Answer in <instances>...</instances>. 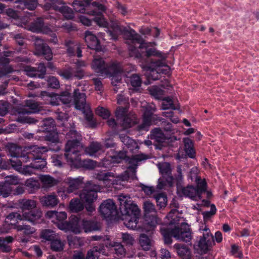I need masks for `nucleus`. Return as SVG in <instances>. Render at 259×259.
<instances>
[{"mask_svg": "<svg viewBox=\"0 0 259 259\" xmlns=\"http://www.w3.org/2000/svg\"><path fill=\"white\" fill-rule=\"evenodd\" d=\"M39 180L44 188L52 187L58 183V181L49 175H42L39 177Z\"/></svg>", "mask_w": 259, "mask_h": 259, "instance_id": "nucleus-36", "label": "nucleus"}, {"mask_svg": "<svg viewBox=\"0 0 259 259\" xmlns=\"http://www.w3.org/2000/svg\"><path fill=\"white\" fill-rule=\"evenodd\" d=\"M199 233L202 234L198 244L195 246L201 253L206 252L213 243V237L209 228L205 224L200 226Z\"/></svg>", "mask_w": 259, "mask_h": 259, "instance_id": "nucleus-10", "label": "nucleus"}, {"mask_svg": "<svg viewBox=\"0 0 259 259\" xmlns=\"http://www.w3.org/2000/svg\"><path fill=\"white\" fill-rule=\"evenodd\" d=\"M122 239L123 243L132 245L135 243V239L132 235L128 233H122Z\"/></svg>", "mask_w": 259, "mask_h": 259, "instance_id": "nucleus-55", "label": "nucleus"}, {"mask_svg": "<svg viewBox=\"0 0 259 259\" xmlns=\"http://www.w3.org/2000/svg\"><path fill=\"white\" fill-rule=\"evenodd\" d=\"M178 215V211L176 209L172 210L166 217L168 221L167 225H163L161 227V233L166 243L171 242V236L177 240L186 242L191 239V232L189 225L183 222L180 223L182 220Z\"/></svg>", "mask_w": 259, "mask_h": 259, "instance_id": "nucleus-4", "label": "nucleus"}, {"mask_svg": "<svg viewBox=\"0 0 259 259\" xmlns=\"http://www.w3.org/2000/svg\"><path fill=\"white\" fill-rule=\"evenodd\" d=\"M64 242L60 239H53L51 243V248L53 251H60L63 249Z\"/></svg>", "mask_w": 259, "mask_h": 259, "instance_id": "nucleus-44", "label": "nucleus"}, {"mask_svg": "<svg viewBox=\"0 0 259 259\" xmlns=\"http://www.w3.org/2000/svg\"><path fill=\"white\" fill-rule=\"evenodd\" d=\"M71 101V96L68 92H63L60 95V102H62L63 104L70 103Z\"/></svg>", "mask_w": 259, "mask_h": 259, "instance_id": "nucleus-60", "label": "nucleus"}, {"mask_svg": "<svg viewBox=\"0 0 259 259\" xmlns=\"http://www.w3.org/2000/svg\"><path fill=\"white\" fill-rule=\"evenodd\" d=\"M143 209L146 214L155 212V208L154 204L149 201L144 202L143 204Z\"/></svg>", "mask_w": 259, "mask_h": 259, "instance_id": "nucleus-52", "label": "nucleus"}, {"mask_svg": "<svg viewBox=\"0 0 259 259\" xmlns=\"http://www.w3.org/2000/svg\"><path fill=\"white\" fill-rule=\"evenodd\" d=\"M66 138L68 141L65 147V157L71 166L91 169L97 166V163L93 160H81L79 156L82 146L80 142L81 140L80 134L71 128L66 134Z\"/></svg>", "mask_w": 259, "mask_h": 259, "instance_id": "nucleus-3", "label": "nucleus"}, {"mask_svg": "<svg viewBox=\"0 0 259 259\" xmlns=\"http://www.w3.org/2000/svg\"><path fill=\"white\" fill-rule=\"evenodd\" d=\"M82 221L83 222L84 224L82 225V230H84L86 233L97 231L100 228L98 224L96 223L85 220H82Z\"/></svg>", "mask_w": 259, "mask_h": 259, "instance_id": "nucleus-39", "label": "nucleus"}, {"mask_svg": "<svg viewBox=\"0 0 259 259\" xmlns=\"http://www.w3.org/2000/svg\"><path fill=\"white\" fill-rule=\"evenodd\" d=\"M185 150L187 155L190 158H193L195 156V151L194 149L192 141L188 138L184 139Z\"/></svg>", "mask_w": 259, "mask_h": 259, "instance_id": "nucleus-38", "label": "nucleus"}, {"mask_svg": "<svg viewBox=\"0 0 259 259\" xmlns=\"http://www.w3.org/2000/svg\"><path fill=\"white\" fill-rule=\"evenodd\" d=\"M12 192V188L8 184L0 183V195L4 197H7Z\"/></svg>", "mask_w": 259, "mask_h": 259, "instance_id": "nucleus-46", "label": "nucleus"}, {"mask_svg": "<svg viewBox=\"0 0 259 259\" xmlns=\"http://www.w3.org/2000/svg\"><path fill=\"white\" fill-rule=\"evenodd\" d=\"M48 81L49 85L52 88L56 89L59 87V82L55 77H50Z\"/></svg>", "mask_w": 259, "mask_h": 259, "instance_id": "nucleus-63", "label": "nucleus"}, {"mask_svg": "<svg viewBox=\"0 0 259 259\" xmlns=\"http://www.w3.org/2000/svg\"><path fill=\"white\" fill-rule=\"evenodd\" d=\"M125 34L129 37L127 44L130 55L139 60L142 64V68L150 71L148 79L156 80L158 78V67L165 66L164 60L166 55L155 48H150L156 46L155 42H145L141 36L133 29L124 30Z\"/></svg>", "mask_w": 259, "mask_h": 259, "instance_id": "nucleus-1", "label": "nucleus"}, {"mask_svg": "<svg viewBox=\"0 0 259 259\" xmlns=\"http://www.w3.org/2000/svg\"><path fill=\"white\" fill-rule=\"evenodd\" d=\"M46 164V160L41 157L34 159L32 162V166H33L35 169H41L44 168Z\"/></svg>", "mask_w": 259, "mask_h": 259, "instance_id": "nucleus-49", "label": "nucleus"}, {"mask_svg": "<svg viewBox=\"0 0 259 259\" xmlns=\"http://www.w3.org/2000/svg\"><path fill=\"white\" fill-rule=\"evenodd\" d=\"M26 74L30 77H34L38 76L39 77H40V75L37 74V70L33 67H31L30 66H27L25 68L24 70Z\"/></svg>", "mask_w": 259, "mask_h": 259, "instance_id": "nucleus-61", "label": "nucleus"}, {"mask_svg": "<svg viewBox=\"0 0 259 259\" xmlns=\"http://www.w3.org/2000/svg\"><path fill=\"white\" fill-rule=\"evenodd\" d=\"M40 237L46 241H52L56 237V234L53 230L45 229L41 231Z\"/></svg>", "mask_w": 259, "mask_h": 259, "instance_id": "nucleus-43", "label": "nucleus"}, {"mask_svg": "<svg viewBox=\"0 0 259 259\" xmlns=\"http://www.w3.org/2000/svg\"><path fill=\"white\" fill-rule=\"evenodd\" d=\"M35 47V54L38 56L43 55L45 58L50 60L52 58V53L50 48L44 43V40L39 38H36L34 41Z\"/></svg>", "mask_w": 259, "mask_h": 259, "instance_id": "nucleus-18", "label": "nucleus"}, {"mask_svg": "<svg viewBox=\"0 0 259 259\" xmlns=\"http://www.w3.org/2000/svg\"><path fill=\"white\" fill-rule=\"evenodd\" d=\"M85 95L84 93H80L78 90L74 91V103L77 109L80 110L84 114L86 119L91 121L93 118V113L90 106L85 103Z\"/></svg>", "mask_w": 259, "mask_h": 259, "instance_id": "nucleus-12", "label": "nucleus"}, {"mask_svg": "<svg viewBox=\"0 0 259 259\" xmlns=\"http://www.w3.org/2000/svg\"><path fill=\"white\" fill-rule=\"evenodd\" d=\"M157 204L160 208L165 207L167 204V197L163 193H160L155 196Z\"/></svg>", "mask_w": 259, "mask_h": 259, "instance_id": "nucleus-47", "label": "nucleus"}, {"mask_svg": "<svg viewBox=\"0 0 259 259\" xmlns=\"http://www.w3.org/2000/svg\"><path fill=\"white\" fill-rule=\"evenodd\" d=\"M84 39L89 48L97 51L101 49L98 39L91 32L89 31L85 32Z\"/></svg>", "mask_w": 259, "mask_h": 259, "instance_id": "nucleus-25", "label": "nucleus"}, {"mask_svg": "<svg viewBox=\"0 0 259 259\" xmlns=\"http://www.w3.org/2000/svg\"><path fill=\"white\" fill-rule=\"evenodd\" d=\"M122 220L124 225L128 229L135 230L140 217V210L127 195L121 194L118 196Z\"/></svg>", "mask_w": 259, "mask_h": 259, "instance_id": "nucleus-5", "label": "nucleus"}, {"mask_svg": "<svg viewBox=\"0 0 259 259\" xmlns=\"http://www.w3.org/2000/svg\"><path fill=\"white\" fill-rule=\"evenodd\" d=\"M83 224V222L78 217L75 215H71L68 222H66L65 224L59 225V229L65 232L70 231L78 234L82 231V225Z\"/></svg>", "mask_w": 259, "mask_h": 259, "instance_id": "nucleus-14", "label": "nucleus"}, {"mask_svg": "<svg viewBox=\"0 0 259 259\" xmlns=\"http://www.w3.org/2000/svg\"><path fill=\"white\" fill-rule=\"evenodd\" d=\"M54 9L58 11L66 19H71L73 17V13L72 10L68 6L65 5L61 0L56 2L53 5Z\"/></svg>", "mask_w": 259, "mask_h": 259, "instance_id": "nucleus-26", "label": "nucleus"}, {"mask_svg": "<svg viewBox=\"0 0 259 259\" xmlns=\"http://www.w3.org/2000/svg\"><path fill=\"white\" fill-rule=\"evenodd\" d=\"M122 32V29L118 26L116 25L113 28V30H109L108 33L111 36L112 39H116L117 35Z\"/></svg>", "mask_w": 259, "mask_h": 259, "instance_id": "nucleus-58", "label": "nucleus"}, {"mask_svg": "<svg viewBox=\"0 0 259 259\" xmlns=\"http://www.w3.org/2000/svg\"><path fill=\"white\" fill-rule=\"evenodd\" d=\"M162 109L163 110L168 109H176V107L175 106L174 101L172 99L167 97L162 100Z\"/></svg>", "mask_w": 259, "mask_h": 259, "instance_id": "nucleus-50", "label": "nucleus"}, {"mask_svg": "<svg viewBox=\"0 0 259 259\" xmlns=\"http://www.w3.org/2000/svg\"><path fill=\"white\" fill-rule=\"evenodd\" d=\"M46 217L51 220L59 228L60 224H65L67 221L64 222L67 218V213L64 211L58 212L56 211L50 210L47 212Z\"/></svg>", "mask_w": 259, "mask_h": 259, "instance_id": "nucleus-20", "label": "nucleus"}, {"mask_svg": "<svg viewBox=\"0 0 259 259\" xmlns=\"http://www.w3.org/2000/svg\"><path fill=\"white\" fill-rule=\"evenodd\" d=\"M121 141L127 146L128 148H130V150L133 151L134 149H138V146L136 142L126 136H120Z\"/></svg>", "mask_w": 259, "mask_h": 259, "instance_id": "nucleus-41", "label": "nucleus"}, {"mask_svg": "<svg viewBox=\"0 0 259 259\" xmlns=\"http://www.w3.org/2000/svg\"><path fill=\"white\" fill-rule=\"evenodd\" d=\"M177 249L178 254L184 259H190L191 257L190 250L184 245L180 246L179 244L175 245Z\"/></svg>", "mask_w": 259, "mask_h": 259, "instance_id": "nucleus-42", "label": "nucleus"}, {"mask_svg": "<svg viewBox=\"0 0 259 259\" xmlns=\"http://www.w3.org/2000/svg\"><path fill=\"white\" fill-rule=\"evenodd\" d=\"M5 183L10 186L11 185L18 184L19 183V180L17 177L12 176L8 177Z\"/></svg>", "mask_w": 259, "mask_h": 259, "instance_id": "nucleus-64", "label": "nucleus"}, {"mask_svg": "<svg viewBox=\"0 0 259 259\" xmlns=\"http://www.w3.org/2000/svg\"><path fill=\"white\" fill-rule=\"evenodd\" d=\"M93 238L95 240L103 239L105 241L106 246L107 247H114L115 253L118 255H124L125 253V249L121 243L116 242L111 243L108 236L103 237L100 236H94Z\"/></svg>", "mask_w": 259, "mask_h": 259, "instance_id": "nucleus-22", "label": "nucleus"}, {"mask_svg": "<svg viewBox=\"0 0 259 259\" xmlns=\"http://www.w3.org/2000/svg\"><path fill=\"white\" fill-rule=\"evenodd\" d=\"M15 229L18 231H23L26 235H31L35 232V229L28 225H16Z\"/></svg>", "mask_w": 259, "mask_h": 259, "instance_id": "nucleus-45", "label": "nucleus"}, {"mask_svg": "<svg viewBox=\"0 0 259 259\" xmlns=\"http://www.w3.org/2000/svg\"><path fill=\"white\" fill-rule=\"evenodd\" d=\"M25 185L31 189H37L40 187V184L38 180L34 178H30L25 182Z\"/></svg>", "mask_w": 259, "mask_h": 259, "instance_id": "nucleus-51", "label": "nucleus"}, {"mask_svg": "<svg viewBox=\"0 0 259 259\" xmlns=\"http://www.w3.org/2000/svg\"><path fill=\"white\" fill-rule=\"evenodd\" d=\"M65 183L68 186V187L66 188L67 192L71 193L79 188L82 183V178L80 177L75 179L68 178L65 180Z\"/></svg>", "mask_w": 259, "mask_h": 259, "instance_id": "nucleus-31", "label": "nucleus"}, {"mask_svg": "<svg viewBox=\"0 0 259 259\" xmlns=\"http://www.w3.org/2000/svg\"><path fill=\"white\" fill-rule=\"evenodd\" d=\"M150 94L155 98L159 99L163 95V91L157 87H152L150 90Z\"/></svg>", "mask_w": 259, "mask_h": 259, "instance_id": "nucleus-54", "label": "nucleus"}, {"mask_svg": "<svg viewBox=\"0 0 259 259\" xmlns=\"http://www.w3.org/2000/svg\"><path fill=\"white\" fill-rule=\"evenodd\" d=\"M10 161L12 166L16 170L20 172L22 168V163L23 162V160H20L18 158H15L10 159Z\"/></svg>", "mask_w": 259, "mask_h": 259, "instance_id": "nucleus-53", "label": "nucleus"}, {"mask_svg": "<svg viewBox=\"0 0 259 259\" xmlns=\"http://www.w3.org/2000/svg\"><path fill=\"white\" fill-rule=\"evenodd\" d=\"M116 116L118 120L122 122V126L124 129L131 127L137 123V119L135 114H127L126 107H119L116 112Z\"/></svg>", "mask_w": 259, "mask_h": 259, "instance_id": "nucleus-13", "label": "nucleus"}, {"mask_svg": "<svg viewBox=\"0 0 259 259\" xmlns=\"http://www.w3.org/2000/svg\"><path fill=\"white\" fill-rule=\"evenodd\" d=\"M42 216V212L39 210H36L33 212H23L22 215L18 212H12L10 213L6 219V223L14 226V228L19 221H27L31 223L34 224L36 221L40 219Z\"/></svg>", "mask_w": 259, "mask_h": 259, "instance_id": "nucleus-9", "label": "nucleus"}, {"mask_svg": "<svg viewBox=\"0 0 259 259\" xmlns=\"http://www.w3.org/2000/svg\"><path fill=\"white\" fill-rule=\"evenodd\" d=\"M14 238L12 236L0 237V250L4 252H9L11 250L9 243L13 242Z\"/></svg>", "mask_w": 259, "mask_h": 259, "instance_id": "nucleus-35", "label": "nucleus"}, {"mask_svg": "<svg viewBox=\"0 0 259 259\" xmlns=\"http://www.w3.org/2000/svg\"><path fill=\"white\" fill-rule=\"evenodd\" d=\"M131 83L132 85L134 87H139L141 83L140 77L136 74L133 75L131 77Z\"/></svg>", "mask_w": 259, "mask_h": 259, "instance_id": "nucleus-62", "label": "nucleus"}, {"mask_svg": "<svg viewBox=\"0 0 259 259\" xmlns=\"http://www.w3.org/2000/svg\"><path fill=\"white\" fill-rule=\"evenodd\" d=\"M10 154L12 158H21L24 162L28 161V156L26 157L24 148H22L15 144L12 145L10 147Z\"/></svg>", "mask_w": 259, "mask_h": 259, "instance_id": "nucleus-24", "label": "nucleus"}, {"mask_svg": "<svg viewBox=\"0 0 259 259\" xmlns=\"http://www.w3.org/2000/svg\"><path fill=\"white\" fill-rule=\"evenodd\" d=\"M189 177L197 183V187L195 188L192 186L186 187L178 186L177 193L181 197H188L193 200L198 201L202 198V194L206 190V183L204 180H201L198 177L197 169L196 167L192 168Z\"/></svg>", "mask_w": 259, "mask_h": 259, "instance_id": "nucleus-7", "label": "nucleus"}, {"mask_svg": "<svg viewBox=\"0 0 259 259\" xmlns=\"http://www.w3.org/2000/svg\"><path fill=\"white\" fill-rule=\"evenodd\" d=\"M145 107L144 112L143 116V122L140 125V130H147L149 126L155 123V115L153 113L155 111V107L152 105L147 104L146 103L144 104Z\"/></svg>", "mask_w": 259, "mask_h": 259, "instance_id": "nucleus-15", "label": "nucleus"}, {"mask_svg": "<svg viewBox=\"0 0 259 259\" xmlns=\"http://www.w3.org/2000/svg\"><path fill=\"white\" fill-rule=\"evenodd\" d=\"M39 201L43 206L50 208L55 207L59 203V199L54 193L40 197Z\"/></svg>", "mask_w": 259, "mask_h": 259, "instance_id": "nucleus-28", "label": "nucleus"}, {"mask_svg": "<svg viewBox=\"0 0 259 259\" xmlns=\"http://www.w3.org/2000/svg\"><path fill=\"white\" fill-rule=\"evenodd\" d=\"M38 105L33 101H28L23 108L19 111L20 114H30L38 111Z\"/></svg>", "mask_w": 259, "mask_h": 259, "instance_id": "nucleus-33", "label": "nucleus"}, {"mask_svg": "<svg viewBox=\"0 0 259 259\" xmlns=\"http://www.w3.org/2000/svg\"><path fill=\"white\" fill-rule=\"evenodd\" d=\"M33 166H32V163L29 165L25 166L21 169L19 172L25 175H31L34 173Z\"/></svg>", "mask_w": 259, "mask_h": 259, "instance_id": "nucleus-59", "label": "nucleus"}, {"mask_svg": "<svg viewBox=\"0 0 259 259\" xmlns=\"http://www.w3.org/2000/svg\"><path fill=\"white\" fill-rule=\"evenodd\" d=\"M96 113L98 115L104 119L108 118L110 115L109 111L103 107H98L96 110Z\"/></svg>", "mask_w": 259, "mask_h": 259, "instance_id": "nucleus-57", "label": "nucleus"}, {"mask_svg": "<svg viewBox=\"0 0 259 259\" xmlns=\"http://www.w3.org/2000/svg\"><path fill=\"white\" fill-rule=\"evenodd\" d=\"M162 177L158 180L157 188L161 189L165 186L171 187L173 185L174 178L171 176V167L168 163L163 162L157 164Z\"/></svg>", "mask_w": 259, "mask_h": 259, "instance_id": "nucleus-11", "label": "nucleus"}, {"mask_svg": "<svg viewBox=\"0 0 259 259\" xmlns=\"http://www.w3.org/2000/svg\"><path fill=\"white\" fill-rule=\"evenodd\" d=\"M83 208V204L77 198L73 199L69 202L68 209L71 212L76 213L82 210Z\"/></svg>", "mask_w": 259, "mask_h": 259, "instance_id": "nucleus-34", "label": "nucleus"}, {"mask_svg": "<svg viewBox=\"0 0 259 259\" xmlns=\"http://www.w3.org/2000/svg\"><path fill=\"white\" fill-rule=\"evenodd\" d=\"M40 96L46 104L54 106L58 105L60 103V95L43 91L41 92Z\"/></svg>", "mask_w": 259, "mask_h": 259, "instance_id": "nucleus-32", "label": "nucleus"}, {"mask_svg": "<svg viewBox=\"0 0 259 259\" xmlns=\"http://www.w3.org/2000/svg\"><path fill=\"white\" fill-rule=\"evenodd\" d=\"M15 3H20L21 4H22L24 5L25 7L29 10H33L37 6L36 2L35 1H32V2H25L24 0H17Z\"/></svg>", "mask_w": 259, "mask_h": 259, "instance_id": "nucleus-56", "label": "nucleus"}, {"mask_svg": "<svg viewBox=\"0 0 259 259\" xmlns=\"http://www.w3.org/2000/svg\"><path fill=\"white\" fill-rule=\"evenodd\" d=\"M85 152L90 156L98 157L104 152V149L100 144L98 142H93L85 148Z\"/></svg>", "mask_w": 259, "mask_h": 259, "instance_id": "nucleus-30", "label": "nucleus"}, {"mask_svg": "<svg viewBox=\"0 0 259 259\" xmlns=\"http://www.w3.org/2000/svg\"><path fill=\"white\" fill-rule=\"evenodd\" d=\"M148 156L146 155L141 154L136 155L131 158H127L126 154L125 152H120L117 155L111 156L105 159L102 163V166L106 168H110L113 166L112 163H120L122 160H125L128 163V170L125 171L124 174L115 177L113 173H100L96 175V178L99 181H102L107 187H110L111 185L117 184L119 180L125 181L130 178L128 174L131 170L132 174L135 175V169L140 162L143 160L147 159Z\"/></svg>", "mask_w": 259, "mask_h": 259, "instance_id": "nucleus-2", "label": "nucleus"}, {"mask_svg": "<svg viewBox=\"0 0 259 259\" xmlns=\"http://www.w3.org/2000/svg\"><path fill=\"white\" fill-rule=\"evenodd\" d=\"M139 244L143 249L147 250L150 249L152 245V240L145 234H141L139 237Z\"/></svg>", "mask_w": 259, "mask_h": 259, "instance_id": "nucleus-40", "label": "nucleus"}, {"mask_svg": "<svg viewBox=\"0 0 259 259\" xmlns=\"http://www.w3.org/2000/svg\"><path fill=\"white\" fill-rule=\"evenodd\" d=\"M24 151H26V157L28 156L29 161L30 159L34 160L41 157V155L48 150L46 147H38L34 145L24 147Z\"/></svg>", "mask_w": 259, "mask_h": 259, "instance_id": "nucleus-21", "label": "nucleus"}, {"mask_svg": "<svg viewBox=\"0 0 259 259\" xmlns=\"http://www.w3.org/2000/svg\"><path fill=\"white\" fill-rule=\"evenodd\" d=\"M100 212L105 218H109L116 214V206L112 199L106 200L100 205Z\"/></svg>", "mask_w": 259, "mask_h": 259, "instance_id": "nucleus-19", "label": "nucleus"}, {"mask_svg": "<svg viewBox=\"0 0 259 259\" xmlns=\"http://www.w3.org/2000/svg\"><path fill=\"white\" fill-rule=\"evenodd\" d=\"M28 29L34 32L49 34L52 30L48 26H44L41 18H37L29 27Z\"/></svg>", "mask_w": 259, "mask_h": 259, "instance_id": "nucleus-27", "label": "nucleus"}, {"mask_svg": "<svg viewBox=\"0 0 259 259\" xmlns=\"http://www.w3.org/2000/svg\"><path fill=\"white\" fill-rule=\"evenodd\" d=\"M100 190L99 186L96 185L92 186V183L89 182L86 189L80 194V199L87 203L91 204L97 199V192Z\"/></svg>", "mask_w": 259, "mask_h": 259, "instance_id": "nucleus-16", "label": "nucleus"}, {"mask_svg": "<svg viewBox=\"0 0 259 259\" xmlns=\"http://www.w3.org/2000/svg\"><path fill=\"white\" fill-rule=\"evenodd\" d=\"M151 137L159 142H162L165 139L162 131L159 128H155L152 131Z\"/></svg>", "mask_w": 259, "mask_h": 259, "instance_id": "nucleus-48", "label": "nucleus"}, {"mask_svg": "<svg viewBox=\"0 0 259 259\" xmlns=\"http://www.w3.org/2000/svg\"><path fill=\"white\" fill-rule=\"evenodd\" d=\"M43 125L47 133L45 136L46 139L52 143H59L60 138L57 132L55 130L54 120L52 118L46 119L44 121Z\"/></svg>", "mask_w": 259, "mask_h": 259, "instance_id": "nucleus-17", "label": "nucleus"}, {"mask_svg": "<svg viewBox=\"0 0 259 259\" xmlns=\"http://www.w3.org/2000/svg\"><path fill=\"white\" fill-rule=\"evenodd\" d=\"M67 47V52L69 56L74 55L76 51L77 56L78 57H81V51L80 50L78 44L72 42H67L66 44Z\"/></svg>", "mask_w": 259, "mask_h": 259, "instance_id": "nucleus-37", "label": "nucleus"}, {"mask_svg": "<svg viewBox=\"0 0 259 259\" xmlns=\"http://www.w3.org/2000/svg\"><path fill=\"white\" fill-rule=\"evenodd\" d=\"M18 205L20 208L22 210L23 213L30 211L33 212L32 210L36 207L37 203L36 201L34 200L23 199L19 201ZM36 210L40 211L39 209H36L33 210V211Z\"/></svg>", "mask_w": 259, "mask_h": 259, "instance_id": "nucleus-29", "label": "nucleus"}, {"mask_svg": "<svg viewBox=\"0 0 259 259\" xmlns=\"http://www.w3.org/2000/svg\"><path fill=\"white\" fill-rule=\"evenodd\" d=\"M92 66V68L101 76L111 77L112 83L114 85H116L121 79L123 72L119 63L115 62L110 66H106L104 60L99 58L94 59Z\"/></svg>", "mask_w": 259, "mask_h": 259, "instance_id": "nucleus-8", "label": "nucleus"}, {"mask_svg": "<svg viewBox=\"0 0 259 259\" xmlns=\"http://www.w3.org/2000/svg\"><path fill=\"white\" fill-rule=\"evenodd\" d=\"M105 249L98 247H94L92 249L88 251L86 258L84 257L83 254L81 252H75L73 254L74 259H98L99 254L104 253Z\"/></svg>", "mask_w": 259, "mask_h": 259, "instance_id": "nucleus-23", "label": "nucleus"}, {"mask_svg": "<svg viewBox=\"0 0 259 259\" xmlns=\"http://www.w3.org/2000/svg\"><path fill=\"white\" fill-rule=\"evenodd\" d=\"M75 11L79 13H87L96 16L94 21L97 24L103 27L108 26V23L102 15V12L105 10V7L97 2L89 3L88 1L83 2L82 0L75 1L72 4Z\"/></svg>", "mask_w": 259, "mask_h": 259, "instance_id": "nucleus-6", "label": "nucleus"}]
</instances>
